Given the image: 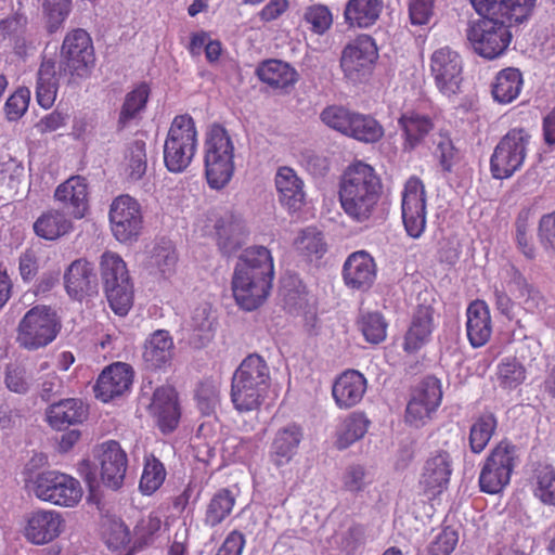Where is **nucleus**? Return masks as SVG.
Returning a JSON list of instances; mask_svg holds the SVG:
<instances>
[{"mask_svg": "<svg viewBox=\"0 0 555 555\" xmlns=\"http://www.w3.org/2000/svg\"><path fill=\"white\" fill-rule=\"evenodd\" d=\"M482 16L467 29V39L480 56L493 60L501 56L512 41L513 24L522 23L531 14L535 0H470Z\"/></svg>", "mask_w": 555, "mask_h": 555, "instance_id": "f257e3e1", "label": "nucleus"}, {"mask_svg": "<svg viewBox=\"0 0 555 555\" xmlns=\"http://www.w3.org/2000/svg\"><path fill=\"white\" fill-rule=\"evenodd\" d=\"M94 65V51L89 34L74 29L63 40L61 60H43L37 73L36 98L43 108H50L57 93L59 85L77 86L87 78Z\"/></svg>", "mask_w": 555, "mask_h": 555, "instance_id": "f03ea898", "label": "nucleus"}, {"mask_svg": "<svg viewBox=\"0 0 555 555\" xmlns=\"http://www.w3.org/2000/svg\"><path fill=\"white\" fill-rule=\"evenodd\" d=\"M273 279V260L263 246H251L241 255L232 279L233 296L244 310L251 311L263 304Z\"/></svg>", "mask_w": 555, "mask_h": 555, "instance_id": "7ed1b4c3", "label": "nucleus"}, {"mask_svg": "<svg viewBox=\"0 0 555 555\" xmlns=\"http://www.w3.org/2000/svg\"><path fill=\"white\" fill-rule=\"evenodd\" d=\"M382 193V183L373 167L362 162L347 168L339 183V203L344 212L356 222H365L374 214Z\"/></svg>", "mask_w": 555, "mask_h": 555, "instance_id": "20e7f679", "label": "nucleus"}, {"mask_svg": "<svg viewBox=\"0 0 555 555\" xmlns=\"http://www.w3.org/2000/svg\"><path fill=\"white\" fill-rule=\"evenodd\" d=\"M270 386V369L259 354L247 356L235 370L231 401L238 412H250L263 403Z\"/></svg>", "mask_w": 555, "mask_h": 555, "instance_id": "39448f33", "label": "nucleus"}, {"mask_svg": "<svg viewBox=\"0 0 555 555\" xmlns=\"http://www.w3.org/2000/svg\"><path fill=\"white\" fill-rule=\"evenodd\" d=\"M234 145L228 131L214 125L205 140V176L211 189L220 190L231 180L234 172Z\"/></svg>", "mask_w": 555, "mask_h": 555, "instance_id": "423d86ee", "label": "nucleus"}, {"mask_svg": "<svg viewBox=\"0 0 555 555\" xmlns=\"http://www.w3.org/2000/svg\"><path fill=\"white\" fill-rule=\"evenodd\" d=\"M197 150V131L189 115L176 116L164 143V163L170 172H182L191 164Z\"/></svg>", "mask_w": 555, "mask_h": 555, "instance_id": "0eeeda50", "label": "nucleus"}, {"mask_svg": "<svg viewBox=\"0 0 555 555\" xmlns=\"http://www.w3.org/2000/svg\"><path fill=\"white\" fill-rule=\"evenodd\" d=\"M100 271L109 307L116 314L126 315L132 306L133 291L125 261L118 254L105 251Z\"/></svg>", "mask_w": 555, "mask_h": 555, "instance_id": "6e6552de", "label": "nucleus"}, {"mask_svg": "<svg viewBox=\"0 0 555 555\" xmlns=\"http://www.w3.org/2000/svg\"><path fill=\"white\" fill-rule=\"evenodd\" d=\"M531 139L530 132L524 128H513L501 138L490 158V170L494 179H508L522 168Z\"/></svg>", "mask_w": 555, "mask_h": 555, "instance_id": "1a4fd4ad", "label": "nucleus"}, {"mask_svg": "<svg viewBox=\"0 0 555 555\" xmlns=\"http://www.w3.org/2000/svg\"><path fill=\"white\" fill-rule=\"evenodd\" d=\"M61 330L54 310L47 306H36L28 310L17 326V341L27 350H37L51 344Z\"/></svg>", "mask_w": 555, "mask_h": 555, "instance_id": "9d476101", "label": "nucleus"}, {"mask_svg": "<svg viewBox=\"0 0 555 555\" xmlns=\"http://www.w3.org/2000/svg\"><path fill=\"white\" fill-rule=\"evenodd\" d=\"M516 448L511 442H499L488 454L479 475L480 490L495 494L501 492L511 481L516 466Z\"/></svg>", "mask_w": 555, "mask_h": 555, "instance_id": "9b49d317", "label": "nucleus"}, {"mask_svg": "<svg viewBox=\"0 0 555 555\" xmlns=\"http://www.w3.org/2000/svg\"><path fill=\"white\" fill-rule=\"evenodd\" d=\"M37 499L62 507H74L81 501L83 490L76 478L57 470L40 473L35 480Z\"/></svg>", "mask_w": 555, "mask_h": 555, "instance_id": "f8f14e48", "label": "nucleus"}, {"mask_svg": "<svg viewBox=\"0 0 555 555\" xmlns=\"http://www.w3.org/2000/svg\"><path fill=\"white\" fill-rule=\"evenodd\" d=\"M402 220L409 236L418 238L426 228V191L417 177L404 184L401 199Z\"/></svg>", "mask_w": 555, "mask_h": 555, "instance_id": "ddd939ff", "label": "nucleus"}, {"mask_svg": "<svg viewBox=\"0 0 555 555\" xmlns=\"http://www.w3.org/2000/svg\"><path fill=\"white\" fill-rule=\"evenodd\" d=\"M109 223L113 235L126 243L135 238L142 229V212L138 201L130 195H119L111 204Z\"/></svg>", "mask_w": 555, "mask_h": 555, "instance_id": "4468645a", "label": "nucleus"}, {"mask_svg": "<svg viewBox=\"0 0 555 555\" xmlns=\"http://www.w3.org/2000/svg\"><path fill=\"white\" fill-rule=\"evenodd\" d=\"M442 399L441 385L434 376L424 378L414 389L405 410V422L416 428L424 426Z\"/></svg>", "mask_w": 555, "mask_h": 555, "instance_id": "2eb2a0df", "label": "nucleus"}, {"mask_svg": "<svg viewBox=\"0 0 555 555\" xmlns=\"http://www.w3.org/2000/svg\"><path fill=\"white\" fill-rule=\"evenodd\" d=\"M462 70L463 61L456 51L443 47L433 53L430 73L436 87L443 95L450 98L460 91Z\"/></svg>", "mask_w": 555, "mask_h": 555, "instance_id": "dca6fc26", "label": "nucleus"}, {"mask_svg": "<svg viewBox=\"0 0 555 555\" xmlns=\"http://www.w3.org/2000/svg\"><path fill=\"white\" fill-rule=\"evenodd\" d=\"M377 48L367 35H361L345 47L340 66L345 76L353 82L360 81L377 59Z\"/></svg>", "mask_w": 555, "mask_h": 555, "instance_id": "f3484780", "label": "nucleus"}, {"mask_svg": "<svg viewBox=\"0 0 555 555\" xmlns=\"http://www.w3.org/2000/svg\"><path fill=\"white\" fill-rule=\"evenodd\" d=\"M65 527V519L60 512L39 508L26 516L23 535L34 545H46L57 539Z\"/></svg>", "mask_w": 555, "mask_h": 555, "instance_id": "a211bd4d", "label": "nucleus"}, {"mask_svg": "<svg viewBox=\"0 0 555 555\" xmlns=\"http://www.w3.org/2000/svg\"><path fill=\"white\" fill-rule=\"evenodd\" d=\"M94 454L102 482L113 490L119 489L128 467L125 450L117 441L108 440L101 443Z\"/></svg>", "mask_w": 555, "mask_h": 555, "instance_id": "6ab92c4d", "label": "nucleus"}, {"mask_svg": "<svg viewBox=\"0 0 555 555\" xmlns=\"http://www.w3.org/2000/svg\"><path fill=\"white\" fill-rule=\"evenodd\" d=\"M452 474V459L449 452L438 450L426 460L418 481L424 494L436 496L448 486Z\"/></svg>", "mask_w": 555, "mask_h": 555, "instance_id": "aec40b11", "label": "nucleus"}, {"mask_svg": "<svg viewBox=\"0 0 555 555\" xmlns=\"http://www.w3.org/2000/svg\"><path fill=\"white\" fill-rule=\"evenodd\" d=\"M133 382L132 367L124 362L106 366L96 379L94 392L103 402L120 397L129 391Z\"/></svg>", "mask_w": 555, "mask_h": 555, "instance_id": "412c9836", "label": "nucleus"}, {"mask_svg": "<svg viewBox=\"0 0 555 555\" xmlns=\"http://www.w3.org/2000/svg\"><path fill=\"white\" fill-rule=\"evenodd\" d=\"M376 263L365 250L350 254L343 266V279L347 287L356 291H367L376 279Z\"/></svg>", "mask_w": 555, "mask_h": 555, "instance_id": "4be33fe9", "label": "nucleus"}, {"mask_svg": "<svg viewBox=\"0 0 555 555\" xmlns=\"http://www.w3.org/2000/svg\"><path fill=\"white\" fill-rule=\"evenodd\" d=\"M88 194L86 179L73 176L56 188L54 198L61 204V209L66 211L67 216L73 219H81L89 208Z\"/></svg>", "mask_w": 555, "mask_h": 555, "instance_id": "5701e85b", "label": "nucleus"}, {"mask_svg": "<svg viewBox=\"0 0 555 555\" xmlns=\"http://www.w3.org/2000/svg\"><path fill=\"white\" fill-rule=\"evenodd\" d=\"M367 380L356 370L343 372L333 383L332 396L339 409L347 410L361 402L366 392Z\"/></svg>", "mask_w": 555, "mask_h": 555, "instance_id": "b1692460", "label": "nucleus"}, {"mask_svg": "<svg viewBox=\"0 0 555 555\" xmlns=\"http://www.w3.org/2000/svg\"><path fill=\"white\" fill-rule=\"evenodd\" d=\"M64 284L69 297L81 300L96 289V278L91 262L87 259L74 260L64 272Z\"/></svg>", "mask_w": 555, "mask_h": 555, "instance_id": "393cba45", "label": "nucleus"}, {"mask_svg": "<svg viewBox=\"0 0 555 555\" xmlns=\"http://www.w3.org/2000/svg\"><path fill=\"white\" fill-rule=\"evenodd\" d=\"M151 414L156 418L162 431H172L179 422L178 398L171 386H162L154 391L150 404Z\"/></svg>", "mask_w": 555, "mask_h": 555, "instance_id": "a878e982", "label": "nucleus"}, {"mask_svg": "<svg viewBox=\"0 0 555 555\" xmlns=\"http://www.w3.org/2000/svg\"><path fill=\"white\" fill-rule=\"evenodd\" d=\"M466 333L472 347L485 346L492 334L489 306L483 300L472 301L466 309Z\"/></svg>", "mask_w": 555, "mask_h": 555, "instance_id": "bb28decb", "label": "nucleus"}, {"mask_svg": "<svg viewBox=\"0 0 555 555\" xmlns=\"http://www.w3.org/2000/svg\"><path fill=\"white\" fill-rule=\"evenodd\" d=\"M398 125L402 130V149L405 152H411L423 144L435 127L428 115L416 111L403 113L398 119Z\"/></svg>", "mask_w": 555, "mask_h": 555, "instance_id": "cd10ccee", "label": "nucleus"}, {"mask_svg": "<svg viewBox=\"0 0 555 555\" xmlns=\"http://www.w3.org/2000/svg\"><path fill=\"white\" fill-rule=\"evenodd\" d=\"M274 182L282 205L293 210H297L304 205L305 183L293 168L280 167Z\"/></svg>", "mask_w": 555, "mask_h": 555, "instance_id": "c85d7f7f", "label": "nucleus"}, {"mask_svg": "<svg viewBox=\"0 0 555 555\" xmlns=\"http://www.w3.org/2000/svg\"><path fill=\"white\" fill-rule=\"evenodd\" d=\"M302 439V430L295 424L280 428L273 438L270 447V459L278 466L288 464L296 455Z\"/></svg>", "mask_w": 555, "mask_h": 555, "instance_id": "c756f323", "label": "nucleus"}, {"mask_svg": "<svg viewBox=\"0 0 555 555\" xmlns=\"http://www.w3.org/2000/svg\"><path fill=\"white\" fill-rule=\"evenodd\" d=\"M88 415V409L79 399H64L51 404L46 412L49 425L57 430L82 423Z\"/></svg>", "mask_w": 555, "mask_h": 555, "instance_id": "7c9ffc66", "label": "nucleus"}, {"mask_svg": "<svg viewBox=\"0 0 555 555\" xmlns=\"http://www.w3.org/2000/svg\"><path fill=\"white\" fill-rule=\"evenodd\" d=\"M434 328V310L430 306H418L405 334L404 350L414 352L426 344Z\"/></svg>", "mask_w": 555, "mask_h": 555, "instance_id": "2f4dec72", "label": "nucleus"}, {"mask_svg": "<svg viewBox=\"0 0 555 555\" xmlns=\"http://www.w3.org/2000/svg\"><path fill=\"white\" fill-rule=\"evenodd\" d=\"M216 234L219 249L224 255H231L242 247L247 232L243 221L230 215L217 221Z\"/></svg>", "mask_w": 555, "mask_h": 555, "instance_id": "473e14b6", "label": "nucleus"}, {"mask_svg": "<svg viewBox=\"0 0 555 555\" xmlns=\"http://www.w3.org/2000/svg\"><path fill=\"white\" fill-rule=\"evenodd\" d=\"M173 348V339L169 332L157 330L145 340L143 359L151 367H162L171 361Z\"/></svg>", "mask_w": 555, "mask_h": 555, "instance_id": "72a5a7b5", "label": "nucleus"}, {"mask_svg": "<svg viewBox=\"0 0 555 555\" xmlns=\"http://www.w3.org/2000/svg\"><path fill=\"white\" fill-rule=\"evenodd\" d=\"M215 317L211 306L207 302L198 305L192 311L185 327L191 332L190 339L195 347H204L214 334Z\"/></svg>", "mask_w": 555, "mask_h": 555, "instance_id": "f704fd0d", "label": "nucleus"}, {"mask_svg": "<svg viewBox=\"0 0 555 555\" xmlns=\"http://www.w3.org/2000/svg\"><path fill=\"white\" fill-rule=\"evenodd\" d=\"M382 9V0H348L344 10V18L350 27L366 28L375 24Z\"/></svg>", "mask_w": 555, "mask_h": 555, "instance_id": "c9c22d12", "label": "nucleus"}, {"mask_svg": "<svg viewBox=\"0 0 555 555\" xmlns=\"http://www.w3.org/2000/svg\"><path fill=\"white\" fill-rule=\"evenodd\" d=\"M259 79L278 89H284L296 83L298 74L289 64L280 60L262 62L257 70Z\"/></svg>", "mask_w": 555, "mask_h": 555, "instance_id": "e433bc0d", "label": "nucleus"}, {"mask_svg": "<svg viewBox=\"0 0 555 555\" xmlns=\"http://www.w3.org/2000/svg\"><path fill=\"white\" fill-rule=\"evenodd\" d=\"M72 218L63 209H51L34 223L36 234L46 240H56L72 230Z\"/></svg>", "mask_w": 555, "mask_h": 555, "instance_id": "4c0bfd02", "label": "nucleus"}, {"mask_svg": "<svg viewBox=\"0 0 555 555\" xmlns=\"http://www.w3.org/2000/svg\"><path fill=\"white\" fill-rule=\"evenodd\" d=\"M512 279L508 283L512 292L527 312H540L545 302L540 292L528 283L526 278L516 269L512 268Z\"/></svg>", "mask_w": 555, "mask_h": 555, "instance_id": "58836bf2", "label": "nucleus"}, {"mask_svg": "<svg viewBox=\"0 0 555 555\" xmlns=\"http://www.w3.org/2000/svg\"><path fill=\"white\" fill-rule=\"evenodd\" d=\"M522 83V76L518 69L505 68L495 77L492 85V95L499 103H511L519 95Z\"/></svg>", "mask_w": 555, "mask_h": 555, "instance_id": "ea45409f", "label": "nucleus"}, {"mask_svg": "<svg viewBox=\"0 0 555 555\" xmlns=\"http://www.w3.org/2000/svg\"><path fill=\"white\" fill-rule=\"evenodd\" d=\"M498 427V420L492 412H483L477 416L469 429V448L475 454L481 453Z\"/></svg>", "mask_w": 555, "mask_h": 555, "instance_id": "a19ab883", "label": "nucleus"}, {"mask_svg": "<svg viewBox=\"0 0 555 555\" xmlns=\"http://www.w3.org/2000/svg\"><path fill=\"white\" fill-rule=\"evenodd\" d=\"M235 501V495L231 490H218L207 504L204 524L211 528L220 525L232 513Z\"/></svg>", "mask_w": 555, "mask_h": 555, "instance_id": "79ce46f5", "label": "nucleus"}, {"mask_svg": "<svg viewBox=\"0 0 555 555\" xmlns=\"http://www.w3.org/2000/svg\"><path fill=\"white\" fill-rule=\"evenodd\" d=\"M146 144L135 139L129 143L125 154V175L131 181L140 180L146 172Z\"/></svg>", "mask_w": 555, "mask_h": 555, "instance_id": "37998d69", "label": "nucleus"}, {"mask_svg": "<svg viewBox=\"0 0 555 555\" xmlns=\"http://www.w3.org/2000/svg\"><path fill=\"white\" fill-rule=\"evenodd\" d=\"M149 93V87L143 83L126 94L118 118L120 128L127 127L144 109Z\"/></svg>", "mask_w": 555, "mask_h": 555, "instance_id": "c03bdc74", "label": "nucleus"}, {"mask_svg": "<svg viewBox=\"0 0 555 555\" xmlns=\"http://www.w3.org/2000/svg\"><path fill=\"white\" fill-rule=\"evenodd\" d=\"M384 134L383 127L369 115L354 112L348 137L365 143L377 142Z\"/></svg>", "mask_w": 555, "mask_h": 555, "instance_id": "a18cd8bd", "label": "nucleus"}, {"mask_svg": "<svg viewBox=\"0 0 555 555\" xmlns=\"http://www.w3.org/2000/svg\"><path fill=\"white\" fill-rule=\"evenodd\" d=\"M496 375L500 387L512 390L524 383L526 370L515 358H504L498 365Z\"/></svg>", "mask_w": 555, "mask_h": 555, "instance_id": "49530a36", "label": "nucleus"}, {"mask_svg": "<svg viewBox=\"0 0 555 555\" xmlns=\"http://www.w3.org/2000/svg\"><path fill=\"white\" fill-rule=\"evenodd\" d=\"M166 469L163 463L154 456L145 460L139 488L143 494L154 493L164 482Z\"/></svg>", "mask_w": 555, "mask_h": 555, "instance_id": "de8ad7c7", "label": "nucleus"}, {"mask_svg": "<svg viewBox=\"0 0 555 555\" xmlns=\"http://www.w3.org/2000/svg\"><path fill=\"white\" fill-rule=\"evenodd\" d=\"M302 21L313 34L323 35L331 28L333 15L327 5L315 3L305 8Z\"/></svg>", "mask_w": 555, "mask_h": 555, "instance_id": "09e8293b", "label": "nucleus"}, {"mask_svg": "<svg viewBox=\"0 0 555 555\" xmlns=\"http://www.w3.org/2000/svg\"><path fill=\"white\" fill-rule=\"evenodd\" d=\"M354 112L341 105H330L321 114V120L330 128L347 135Z\"/></svg>", "mask_w": 555, "mask_h": 555, "instance_id": "8fccbe9b", "label": "nucleus"}, {"mask_svg": "<svg viewBox=\"0 0 555 555\" xmlns=\"http://www.w3.org/2000/svg\"><path fill=\"white\" fill-rule=\"evenodd\" d=\"M369 423V420L362 413L350 415L344 423L343 430L337 441L338 447L345 449L361 439L367 431Z\"/></svg>", "mask_w": 555, "mask_h": 555, "instance_id": "3c124183", "label": "nucleus"}, {"mask_svg": "<svg viewBox=\"0 0 555 555\" xmlns=\"http://www.w3.org/2000/svg\"><path fill=\"white\" fill-rule=\"evenodd\" d=\"M533 493L543 504L555 506V468L544 466L537 472Z\"/></svg>", "mask_w": 555, "mask_h": 555, "instance_id": "603ef678", "label": "nucleus"}, {"mask_svg": "<svg viewBox=\"0 0 555 555\" xmlns=\"http://www.w3.org/2000/svg\"><path fill=\"white\" fill-rule=\"evenodd\" d=\"M296 249L308 258H320L326 250L323 237L315 229L308 228L295 241Z\"/></svg>", "mask_w": 555, "mask_h": 555, "instance_id": "864d4df0", "label": "nucleus"}, {"mask_svg": "<svg viewBox=\"0 0 555 555\" xmlns=\"http://www.w3.org/2000/svg\"><path fill=\"white\" fill-rule=\"evenodd\" d=\"M177 262V255L170 242L164 241L157 244L151 254L150 266L159 271L164 276L172 273Z\"/></svg>", "mask_w": 555, "mask_h": 555, "instance_id": "5fc2aeb1", "label": "nucleus"}, {"mask_svg": "<svg viewBox=\"0 0 555 555\" xmlns=\"http://www.w3.org/2000/svg\"><path fill=\"white\" fill-rule=\"evenodd\" d=\"M360 330L371 344H378L386 338L387 324L377 312L363 314L359 321Z\"/></svg>", "mask_w": 555, "mask_h": 555, "instance_id": "6e6d98bb", "label": "nucleus"}, {"mask_svg": "<svg viewBox=\"0 0 555 555\" xmlns=\"http://www.w3.org/2000/svg\"><path fill=\"white\" fill-rule=\"evenodd\" d=\"M4 383L12 392L26 393L33 384V376L23 365L9 364L5 370Z\"/></svg>", "mask_w": 555, "mask_h": 555, "instance_id": "4d7b16f0", "label": "nucleus"}, {"mask_svg": "<svg viewBox=\"0 0 555 555\" xmlns=\"http://www.w3.org/2000/svg\"><path fill=\"white\" fill-rule=\"evenodd\" d=\"M220 391L217 385L206 382L196 390L197 406L202 414L211 415L219 404Z\"/></svg>", "mask_w": 555, "mask_h": 555, "instance_id": "13d9d810", "label": "nucleus"}, {"mask_svg": "<svg viewBox=\"0 0 555 555\" xmlns=\"http://www.w3.org/2000/svg\"><path fill=\"white\" fill-rule=\"evenodd\" d=\"M336 539L341 551L353 554L364 543V528L361 525L353 524L337 534Z\"/></svg>", "mask_w": 555, "mask_h": 555, "instance_id": "bf43d9fd", "label": "nucleus"}, {"mask_svg": "<svg viewBox=\"0 0 555 555\" xmlns=\"http://www.w3.org/2000/svg\"><path fill=\"white\" fill-rule=\"evenodd\" d=\"M42 5L49 17L50 31H55L67 17L72 0H43Z\"/></svg>", "mask_w": 555, "mask_h": 555, "instance_id": "052dcab7", "label": "nucleus"}, {"mask_svg": "<svg viewBox=\"0 0 555 555\" xmlns=\"http://www.w3.org/2000/svg\"><path fill=\"white\" fill-rule=\"evenodd\" d=\"M30 92L28 89L16 90L5 102L4 111L9 120L21 118L28 108Z\"/></svg>", "mask_w": 555, "mask_h": 555, "instance_id": "680f3d73", "label": "nucleus"}, {"mask_svg": "<svg viewBox=\"0 0 555 555\" xmlns=\"http://www.w3.org/2000/svg\"><path fill=\"white\" fill-rule=\"evenodd\" d=\"M459 537L455 530L446 528L428 547V555H450L457 544Z\"/></svg>", "mask_w": 555, "mask_h": 555, "instance_id": "e2e57ef3", "label": "nucleus"}, {"mask_svg": "<svg viewBox=\"0 0 555 555\" xmlns=\"http://www.w3.org/2000/svg\"><path fill=\"white\" fill-rule=\"evenodd\" d=\"M435 0H411L409 5L410 21L412 25H427L434 12Z\"/></svg>", "mask_w": 555, "mask_h": 555, "instance_id": "0e129e2a", "label": "nucleus"}, {"mask_svg": "<svg viewBox=\"0 0 555 555\" xmlns=\"http://www.w3.org/2000/svg\"><path fill=\"white\" fill-rule=\"evenodd\" d=\"M343 482L344 487L348 491L359 492L362 491L369 483H371V479L369 478L364 467L361 465H352L346 469Z\"/></svg>", "mask_w": 555, "mask_h": 555, "instance_id": "69168bd1", "label": "nucleus"}, {"mask_svg": "<svg viewBox=\"0 0 555 555\" xmlns=\"http://www.w3.org/2000/svg\"><path fill=\"white\" fill-rule=\"evenodd\" d=\"M539 238L544 248L555 253V210L540 219Z\"/></svg>", "mask_w": 555, "mask_h": 555, "instance_id": "338daca9", "label": "nucleus"}, {"mask_svg": "<svg viewBox=\"0 0 555 555\" xmlns=\"http://www.w3.org/2000/svg\"><path fill=\"white\" fill-rule=\"evenodd\" d=\"M245 543L244 534L233 530L227 535L216 555H242Z\"/></svg>", "mask_w": 555, "mask_h": 555, "instance_id": "774afa93", "label": "nucleus"}]
</instances>
